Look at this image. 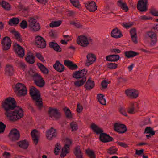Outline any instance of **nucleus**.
Returning a JSON list of instances; mask_svg holds the SVG:
<instances>
[{"label":"nucleus","mask_w":158,"mask_h":158,"mask_svg":"<svg viewBox=\"0 0 158 158\" xmlns=\"http://www.w3.org/2000/svg\"><path fill=\"white\" fill-rule=\"evenodd\" d=\"M5 115L9 120L14 122L23 116V111L21 107L18 106L12 110L5 113Z\"/></svg>","instance_id":"f257e3e1"},{"label":"nucleus","mask_w":158,"mask_h":158,"mask_svg":"<svg viewBox=\"0 0 158 158\" xmlns=\"http://www.w3.org/2000/svg\"><path fill=\"white\" fill-rule=\"evenodd\" d=\"M91 128L97 135L100 134L99 139L100 140L104 143L112 141L113 138L106 133H103L102 129L98 127L94 123H93L91 125Z\"/></svg>","instance_id":"f03ea898"},{"label":"nucleus","mask_w":158,"mask_h":158,"mask_svg":"<svg viewBox=\"0 0 158 158\" xmlns=\"http://www.w3.org/2000/svg\"><path fill=\"white\" fill-rule=\"evenodd\" d=\"M29 93L35 102V105L40 110L43 107V103L40 91L35 87H33L30 89Z\"/></svg>","instance_id":"7ed1b4c3"},{"label":"nucleus","mask_w":158,"mask_h":158,"mask_svg":"<svg viewBox=\"0 0 158 158\" xmlns=\"http://www.w3.org/2000/svg\"><path fill=\"white\" fill-rule=\"evenodd\" d=\"M2 106L6 113L17 107L16 106V102L13 98L9 97L3 100L2 103Z\"/></svg>","instance_id":"20e7f679"},{"label":"nucleus","mask_w":158,"mask_h":158,"mask_svg":"<svg viewBox=\"0 0 158 158\" xmlns=\"http://www.w3.org/2000/svg\"><path fill=\"white\" fill-rule=\"evenodd\" d=\"M13 89L14 92L18 96H24L27 94V90L25 86L21 83L16 84Z\"/></svg>","instance_id":"39448f33"},{"label":"nucleus","mask_w":158,"mask_h":158,"mask_svg":"<svg viewBox=\"0 0 158 158\" xmlns=\"http://www.w3.org/2000/svg\"><path fill=\"white\" fill-rule=\"evenodd\" d=\"M29 27L31 31H37L40 28V25L34 18L30 17L28 20Z\"/></svg>","instance_id":"423d86ee"},{"label":"nucleus","mask_w":158,"mask_h":158,"mask_svg":"<svg viewBox=\"0 0 158 158\" xmlns=\"http://www.w3.org/2000/svg\"><path fill=\"white\" fill-rule=\"evenodd\" d=\"M20 135L19 131L16 129L14 128L10 131L8 136L11 141H16L19 140Z\"/></svg>","instance_id":"0eeeda50"},{"label":"nucleus","mask_w":158,"mask_h":158,"mask_svg":"<svg viewBox=\"0 0 158 158\" xmlns=\"http://www.w3.org/2000/svg\"><path fill=\"white\" fill-rule=\"evenodd\" d=\"M35 44L38 47L41 48H44L46 46L45 40L40 36H37L35 37Z\"/></svg>","instance_id":"6e6552de"},{"label":"nucleus","mask_w":158,"mask_h":158,"mask_svg":"<svg viewBox=\"0 0 158 158\" xmlns=\"http://www.w3.org/2000/svg\"><path fill=\"white\" fill-rule=\"evenodd\" d=\"M3 50L6 51L9 49L11 47V41L9 37L5 36L2 39L1 42Z\"/></svg>","instance_id":"1a4fd4ad"},{"label":"nucleus","mask_w":158,"mask_h":158,"mask_svg":"<svg viewBox=\"0 0 158 158\" xmlns=\"http://www.w3.org/2000/svg\"><path fill=\"white\" fill-rule=\"evenodd\" d=\"M77 43L83 47H86L89 44V42L87 38L84 35L79 36L77 39Z\"/></svg>","instance_id":"9d476101"},{"label":"nucleus","mask_w":158,"mask_h":158,"mask_svg":"<svg viewBox=\"0 0 158 158\" xmlns=\"http://www.w3.org/2000/svg\"><path fill=\"white\" fill-rule=\"evenodd\" d=\"M147 0H139L137 5L138 10L142 12L147 11Z\"/></svg>","instance_id":"9b49d317"},{"label":"nucleus","mask_w":158,"mask_h":158,"mask_svg":"<svg viewBox=\"0 0 158 158\" xmlns=\"http://www.w3.org/2000/svg\"><path fill=\"white\" fill-rule=\"evenodd\" d=\"M48 114L49 117L58 119L61 117V113L57 109H53L50 107L49 109Z\"/></svg>","instance_id":"f8f14e48"},{"label":"nucleus","mask_w":158,"mask_h":158,"mask_svg":"<svg viewBox=\"0 0 158 158\" xmlns=\"http://www.w3.org/2000/svg\"><path fill=\"white\" fill-rule=\"evenodd\" d=\"M56 130L53 127H51L46 132V136L49 140H52L54 138L57 136Z\"/></svg>","instance_id":"ddd939ff"},{"label":"nucleus","mask_w":158,"mask_h":158,"mask_svg":"<svg viewBox=\"0 0 158 158\" xmlns=\"http://www.w3.org/2000/svg\"><path fill=\"white\" fill-rule=\"evenodd\" d=\"M14 50L18 56L23 58L24 56V50L21 46L16 43L14 45Z\"/></svg>","instance_id":"4468645a"},{"label":"nucleus","mask_w":158,"mask_h":158,"mask_svg":"<svg viewBox=\"0 0 158 158\" xmlns=\"http://www.w3.org/2000/svg\"><path fill=\"white\" fill-rule=\"evenodd\" d=\"M125 94L127 97L132 99L137 98L139 94L138 90L134 89L126 90L125 91Z\"/></svg>","instance_id":"2eb2a0df"},{"label":"nucleus","mask_w":158,"mask_h":158,"mask_svg":"<svg viewBox=\"0 0 158 158\" xmlns=\"http://www.w3.org/2000/svg\"><path fill=\"white\" fill-rule=\"evenodd\" d=\"M114 130L120 133H124L127 131L126 125L124 124L116 123L114 124Z\"/></svg>","instance_id":"dca6fc26"},{"label":"nucleus","mask_w":158,"mask_h":158,"mask_svg":"<svg viewBox=\"0 0 158 158\" xmlns=\"http://www.w3.org/2000/svg\"><path fill=\"white\" fill-rule=\"evenodd\" d=\"M147 34L150 38V45L151 46L155 45L157 41L156 34L153 31H149L147 32Z\"/></svg>","instance_id":"f3484780"},{"label":"nucleus","mask_w":158,"mask_h":158,"mask_svg":"<svg viewBox=\"0 0 158 158\" xmlns=\"http://www.w3.org/2000/svg\"><path fill=\"white\" fill-rule=\"evenodd\" d=\"M87 9L90 12H94L97 9V6L95 2L93 1L91 2H88V3H85V5Z\"/></svg>","instance_id":"a211bd4d"},{"label":"nucleus","mask_w":158,"mask_h":158,"mask_svg":"<svg viewBox=\"0 0 158 158\" xmlns=\"http://www.w3.org/2000/svg\"><path fill=\"white\" fill-rule=\"evenodd\" d=\"M26 61L29 64H33L35 62V56L31 52L29 51L26 54L25 56Z\"/></svg>","instance_id":"6ab92c4d"},{"label":"nucleus","mask_w":158,"mask_h":158,"mask_svg":"<svg viewBox=\"0 0 158 158\" xmlns=\"http://www.w3.org/2000/svg\"><path fill=\"white\" fill-rule=\"evenodd\" d=\"M87 61L85 64V65L89 66L92 64L96 60L95 55L93 54H89L87 56Z\"/></svg>","instance_id":"aec40b11"},{"label":"nucleus","mask_w":158,"mask_h":158,"mask_svg":"<svg viewBox=\"0 0 158 158\" xmlns=\"http://www.w3.org/2000/svg\"><path fill=\"white\" fill-rule=\"evenodd\" d=\"M54 69L57 71L61 73L63 72L65 67L64 65L61 64L59 61H56L53 65Z\"/></svg>","instance_id":"412c9836"},{"label":"nucleus","mask_w":158,"mask_h":158,"mask_svg":"<svg viewBox=\"0 0 158 158\" xmlns=\"http://www.w3.org/2000/svg\"><path fill=\"white\" fill-rule=\"evenodd\" d=\"M73 152L76 156V158H83V153L80 146H77L75 147Z\"/></svg>","instance_id":"4be33fe9"},{"label":"nucleus","mask_w":158,"mask_h":158,"mask_svg":"<svg viewBox=\"0 0 158 158\" xmlns=\"http://www.w3.org/2000/svg\"><path fill=\"white\" fill-rule=\"evenodd\" d=\"M117 5L125 12H127L129 8L124 0H118L117 2Z\"/></svg>","instance_id":"5701e85b"},{"label":"nucleus","mask_w":158,"mask_h":158,"mask_svg":"<svg viewBox=\"0 0 158 158\" xmlns=\"http://www.w3.org/2000/svg\"><path fill=\"white\" fill-rule=\"evenodd\" d=\"M95 86V83L94 81L91 80V78L89 77L84 85L85 88L87 90L89 91L94 88Z\"/></svg>","instance_id":"b1692460"},{"label":"nucleus","mask_w":158,"mask_h":158,"mask_svg":"<svg viewBox=\"0 0 158 158\" xmlns=\"http://www.w3.org/2000/svg\"><path fill=\"white\" fill-rule=\"evenodd\" d=\"M111 36L115 38H118L123 36V35L120 31L117 28L112 30L111 33Z\"/></svg>","instance_id":"393cba45"},{"label":"nucleus","mask_w":158,"mask_h":158,"mask_svg":"<svg viewBox=\"0 0 158 158\" xmlns=\"http://www.w3.org/2000/svg\"><path fill=\"white\" fill-rule=\"evenodd\" d=\"M64 64L71 70H76L78 68V66L76 64H74L72 61L69 60H65Z\"/></svg>","instance_id":"a878e982"},{"label":"nucleus","mask_w":158,"mask_h":158,"mask_svg":"<svg viewBox=\"0 0 158 158\" xmlns=\"http://www.w3.org/2000/svg\"><path fill=\"white\" fill-rule=\"evenodd\" d=\"M49 45L50 48H53L55 51L57 52L61 51V48L57 43L53 42H51L49 43Z\"/></svg>","instance_id":"bb28decb"},{"label":"nucleus","mask_w":158,"mask_h":158,"mask_svg":"<svg viewBox=\"0 0 158 158\" xmlns=\"http://www.w3.org/2000/svg\"><path fill=\"white\" fill-rule=\"evenodd\" d=\"M119 56L118 55H111L106 57L107 61L111 62L117 61L119 60Z\"/></svg>","instance_id":"cd10ccee"},{"label":"nucleus","mask_w":158,"mask_h":158,"mask_svg":"<svg viewBox=\"0 0 158 158\" xmlns=\"http://www.w3.org/2000/svg\"><path fill=\"white\" fill-rule=\"evenodd\" d=\"M17 144L20 148L24 149H27L29 145L28 142L26 140L20 141L17 143Z\"/></svg>","instance_id":"c85d7f7f"},{"label":"nucleus","mask_w":158,"mask_h":158,"mask_svg":"<svg viewBox=\"0 0 158 158\" xmlns=\"http://www.w3.org/2000/svg\"><path fill=\"white\" fill-rule=\"evenodd\" d=\"M125 56L128 58H130L139 55V53L132 51H127L125 52Z\"/></svg>","instance_id":"c756f323"},{"label":"nucleus","mask_w":158,"mask_h":158,"mask_svg":"<svg viewBox=\"0 0 158 158\" xmlns=\"http://www.w3.org/2000/svg\"><path fill=\"white\" fill-rule=\"evenodd\" d=\"M86 80V77H83L82 79L75 81L74 85L76 87H80L83 85Z\"/></svg>","instance_id":"7c9ffc66"},{"label":"nucleus","mask_w":158,"mask_h":158,"mask_svg":"<svg viewBox=\"0 0 158 158\" xmlns=\"http://www.w3.org/2000/svg\"><path fill=\"white\" fill-rule=\"evenodd\" d=\"M37 65L41 72L44 74H48L49 71L43 64L41 63H38Z\"/></svg>","instance_id":"2f4dec72"},{"label":"nucleus","mask_w":158,"mask_h":158,"mask_svg":"<svg viewBox=\"0 0 158 158\" xmlns=\"http://www.w3.org/2000/svg\"><path fill=\"white\" fill-rule=\"evenodd\" d=\"M5 73L9 76L12 75L14 73L13 67L10 65H7L5 69Z\"/></svg>","instance_id":"473e14b6"},{"label":"nucleus","mask_w":158,"mask_h":158,"mask_svg":"<svg viewBox=\"0 0 158 158\" xmlns=\"http://www.w3.org/2000/svg\"><path fill=\"white\" fill-rule=\"evenodd\" d=\"M37 131L36 129H35L33 130L31 132V135L32 139L35 145L37 144L38 142V138L37 135L36 134V133L37 132Z\"/></svg>","instance_id":"72a5a7b5"},{"label":"nucleus","mask_w":158,"mask_h":158,"mask_svg":"<svg viewBox=\"0 0 158 158\" xmlns=\"http://www.w3.org/2000/svg\"><path fill=\"white\" fill-rule=\"evenodd\" d=\"M11 32L13 34L17 40L20 42L22 41L21 35L18 31H16L15 29H14L11 31Z\"/></svg>","instance_id":"f704fd0d"},{"label":"nucleus","mask_w":158,"mask_h":158,"mask_svg":"<svg viewBox=\"0 0 158 158\" xmlns=\"http://www.w3.org/2000/svg\"><path fill=\"white\" fill-rule=\"evenodd\" d=\"M0 5L6 10L9 11L10 10V5L6 1H2L0 2Z\"/></svg>","instance_id":"c9c22d12"},{"label":"nucleus","mask_w":158,"mask_h":158,"mask_svg":"<svg viewBox=\"0 0 158 158\" xmlns=\"http://www.w3.org/2000/svg\"><path fill=\"white\" fill-rule=\"evenodd\" d=\"M127 111L130 114H134L135 113L134 103L131 102L130 103L129 106L127 109Z\"/></svg>","instance_id":"e433bc0d"},{"label":"nucleus","mask_w":158,"mask_h":158,"mask_svg":"<svg viewBox=\"0 0 158 158\" xmlns=\"http://www.w3.org/2000/svg\"><path fill=\"white\" fill-rule=\"evenodd\" d=\"M19 22V19L18 18L13 17L10 19L8 22V24L12 26L13 24L17 25Z\"/></svg>","instance_id":"4c0bfd02"},{"label":"nucleus","mask_w":158,"mask_h":158,"mask_svg":"<svg viewBox=\"0 0 158 158\" xmlns=\"http://www.w3.org/2000/svg\"><path fill=\"white\" fill-rule=\"evenodd\" d=\"M86 153L90 158H95L96 156L94 152L89 148L85 150Z\"/></svg>","instance_id":"58836bf2"},{"label":"nucleus","mask_w":158,"mask_h":158,"mask_svg":"<svg viewBox=\"0 0 158 158\" xmlns=\"http://www.w3.org/2000/svg\"><path fill=\"white\" fill-rule=\"evenodd\" d=\"M82 76V75L80 73V72L79 71L73 72L72 74L73 77L77 79H82L83 77Z\"/></svg>","instance_id":"ea45409f"},{"label":"nucleus","mask_w":158,"mask_h":158,"mask_svg":"<svg viewBox=\"0 0 158 158\" xmlns=\"http://www.w3.org/2000/svg\"><path fill=\"white\" fill-rule=\"evenodd\" d=\"M155 131L150 127H147L145 129L144 133L150 134L152 136L155 134Z\"/></svg>","instance_id":"a19ab883"},{"label":"nucleus","mask_w":158,"mask_h":158,"mask_svg":"<svg viewBox=\"0 0 158 158\" xmlns=\"http://www.w3.org/2000/svg\"><path fill=\"white\" fill-rule=\"evenodd\" d=\"M63 110L67 118H70L72 117V115L71 112L69 108L65 107L63 109Z\"/></svg>","instance_id":"79ce46f5"},{"label":"nucleus","mask_w":158,"mask_h":158,"mask_svg":"<svg viewBox=\"0 0 158 158\" xmlns=\"http://www.w3.org/2000/svg\"><path fill=\"white\" fill-rule=\"evenodd\" d=\"M61 23L62 21L61 20L52 21L50 23L49 26L52 27H57L59 26L61 24Z\"/></svg>","instance_id":"37998d69"},{"label":"nucleus","mask_w":158,"mask_h":158,"mask_svg":"<svg viewBox=\"0 0 158 158\" xmlns=\"http://www.w3.org/2000/svg\"><path fill=\"white\" fill-rule=\"evenodd\" d=\"M118 150L117 148H114V146H112L110 147L109 149H108L107 152L110 154H116V151Z\"/></svg>","instance_id":"c03bdc74"},{"label":"nucleus","mask_w":158,"mask_h":158,"mask_svg":"<svg viewBox=\"0 0 158 158\" xmlns=\"http://www.w3.org/2000/svg\"><path fill=\"white\" fill-rule=\"evenodd\" d=\"M34 83L37 86L40 87H43L45 85V81L43 79H42L40 80L35 81Z\"/></svg>","instance_id":"a18cd8bd"},{"label":"nucleus","mask_w":158,"mask_h":158,"mask_svg":"<svg viewBox=\"0 0 158 158\" xmlns=\"http://www.w3.org/2000/svg\"><path fill=\"white\" fill-rule=\"evenodd\" d=\"M72 144V141L69 139L66 138L65 141V144L63 148L64 149H70L69 147Z\"/></svg>","instance_id":"49530a36"},{"label":"nucleus","mask_w":158,"mask_h":158,"mask_svg":"<svg viewBox=\"0 0 158 158\" xmlns=\"http://www.w3.org/2000/svg\"><path fill=\"white\" fill-rule=\"evenodd\" d=\"M69 149H64V148H63L62 149V152L60 154V156L61 157H64L67 154L69 153V152L68 150Z\"/></svg>","instance_id":"de8ad7c7"},{"label":"nucleus","mask_w":158,"mask_h":158,"mask_svg":"<svg viewBox=\"0 0 158 158\" xmlns=\"http://www.w3.org/2000/svg\"><path fill=\"white\" fill-rule=\"evenodd\" d=\"M71 3L76 7L79 8L80 5L79 0H70Z\"/></svg>","instance_id":"09e8293b"},{"label":"nucleus","mask_w":158,"mask_h":158,"mask_svg":"<svg viewBox=\"0 0 158 158\" xmlns=\"http://www.w3.org/2000/svg\"><path fill=\"white\" fill-rule=\"evenodd\" d=\"M151 123L150 118L147 119L144 121L141 122L140 123V126L142 127L144 126L147 125Z\"/></svg>","instance_id":"8fccbe9b"},{"label":"nucleus","mask_w":158,"mask_h":158,"mask_svg":"<svg viewBox=\"0 0 158 158\" xmlns=\"http://www.w3.org/2000/svg\"><path fill=\"white\" fill-rule=\"evenodd\" d=\"M70 126L72 131H75L78 129L77 125L75 122H72L71 123Z\"/></svg>","instance_id":"3c124183"},{"label":"nucleus","mask_w":158,"mask_h":158,"mask_svg":"<svg viewBox=\"0 0 158 158\" xmlns=\"http://www.w3.org/2000/svg\"><path fill=\"white\" fill-rule=\"evenodd\" d=\"M107 66L108 68L111 69H115L117 67L118 64L115 63H108L107 65Z\"/></svg>","instance_id":"603ef678"},{"label":"nucleus","mask_w":158,"mask_h":158,"mask_svg":"<svg viewBox=\"0 0 158 158\" xmlns=\"http://www.w3.org/2000/svg\"><path fill=\"white\" fill-rule=\"evenodd\" d=\"M34 82L38 80L43 79L42 77L38 73H36L33 78Z\"/></svg>","instance_id":"864d4df0"},{"label":"nucleus","mask_w":158,"mask_h":158,"mask_svg":"<svg viewBox=\"0 0 158 158\" xmlns=\"http://www.w3.org/2000/svg\"><path fill=\"white\" fill-rule=\"evenodd\" d=\"M6 127V125L2 122H0V133H3Z\"/></svg>","instance_id":"5fc2aeb1"},{"label":"nucleus","mask_w":158,"mask_h":158,"mask_svg":"<svg viewBox=\"0 0 158 158\" xmlns=\"http://www.w3.org/2000/svg\"><path fill=\"white\" fill-rule=\"evenodd\" d=\"M20 26L22 29H25L27 27V23L26 20H23L20 24Z\"/></svg>","instance_id":"6e6d98bb"},{"label":"nucleus","mask_w":158,"mask_h":158,"mask_svg":"<svg viewBox=\"0 0 158 158\" xmlns=\"http://www.w3.org/2000/svg\"><path fill=\"white\" fill-rule=\"evenodd\" d=\"M150 13L153 16H158V11L154 8H151Z\"/></svg>","instance_id":"4d7b16f0"},{"label":"nucleus","mask_w":158,"mask_h":158,"mask_svg":"<svg viewBox=\"0 0 158 158\" xmlns=\"http://www.w3.org/2000/svg\"><path fill=\"white\" fill-rule=\"evenodd\" d=\"M108 83V81H106L105 80L102 81L101 83V85L102 88L104 89L107 88Z\"/></svg>","instance_id":"13d9d810"},{"label":"nucleus","mask_w":158,"mask_h":158,"mask_svg":"<svg viewBox=\"0 0 158 158\" xmlns=\"http://www.w3.org/2000/svg\"><path fill=\"white\" fill-rule=\"evenodd\" d=\"M49 34L50 36L51 37L53 38L57 37L56 32L55 31L51 30L49 32Z\"/></svg>","instance_id":"bf43d9fd"},{"label":"nucleus","mask_w":158,"mask_h":158,"mask_svg":"<svg viewBox=\"0 0 158 158\" xmlns=\"http://www.w3.org/2000/svg\"><path fill=\"white\" fill-rule=\"evenodd\" d=\"M36 56L43 62H44L45 60L41 54L40 53H36L35 55Z\"/></svg>","instance_id":"052dcab7"},{"label":"nucleus","mask_w":158,"mask_h":158,"mask_svg":"<svg viewBox=\"0 0 158 158\" xmlns=\"http://www.w3.org/2000/svg\"><path fill=\"white\" fill-rule=\"evenodd\" d=\"M133 25V23L128 22L125 23H123V25L126 28H129Z\"/></svg>","instance_id":"680f3d73"},{"label":"nucleus","mask_w":158,"mask_h":158,"mask_svg":"<svg viewBox=\"0 0 158 158\" xmlns=\"http://www.w3.org/2000/svg\"><path fill=\"white\" fill-rule=\"evenodd\" d=\"M79 71L80 72V73L81 74L83 77H86L85 75L86 74L87 71L85 69L79 70Z\"/></svg>","instance_id":"e2e57ef3"},{"label":"nucleus","mask_w":158,"mask_h":158,"mask_svg":"<svg viewBox=\"0 0 158 158\" xmlns=\"http://www.w3.org/2000/svg\"><path fill=\"white\" fill-rule=\"evenodd\" d=\"M130 33L131 34V36L132 35L134 36L137 35V34L136 32V30L135 28H133L131 29L130 31Z\"/></svg>","instance_id":"0e129e2a"},{"label":"nucleus","mask_w":158,"mask_h":158,"mask_svg":"<svg viewBox=\"0 0 158 158\" xmlns=\"http://www.w3.org/2000/svg\"><path fill=\"white\" fill-rule=\"evenodd\" d=\"M83 110L82 106L80 105L79 104H78L77 105L76 110L78 113H80L82 112Z\"/></svg>","instance_id":"69168bd1"},{"label":"nucleus","mask_w":158,"mask_h":158,"mask_svg":"<svg viewBox=\"0 0 158 158\" xmlns=\"http://www.w3.org/2000/svg\"><path fill=\"white\" fill-rule=\"evenodd\" d=\"M119 111L122 114L126 116H127V114L124 108H121L119 110Z\"/></svg>","instance_id":"338daca9"},{"label":"nucleus","mask_w":158,"mask_h":158,"mask_svg":"<svg viewBox=\"0 0 158 158\" xmlns=\"http://www.w3.org/2000/svg\"><path fill=\"white\" fill-rule=\"evenodd\" d=\"M19 65L23 69L26 68V66L25 64L22 61H19L18 63Z\"/></svg>","instance_id":"774afa93"}]
</instances>
